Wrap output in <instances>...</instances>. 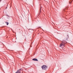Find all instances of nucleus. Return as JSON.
Returning <instances> with one entry per match:
<instances>
[{
  "mask_svg": "<svg viewBox=\"0 0 73 73\" xmlns=\"http://www.w3.org/2000/svg\"><path fill=\"white\" fill-rule=\"evenodd\" d=\"M66 43H67V42L65 41H63L62 42L60 43V47H61V46H65V44H66Z\"/></svg>",
  "mask_w": 73,
  "mask_h": 73,
  "instance_id": "f257e3e1",
  "label": "nucleus"
},
{
  "mask_svg": "<svg viewBox=\"0 0 73 73\" xmlns=\"http://www.w3.org/2000/svg\"><path fill=\"white\" fill-rule=\"evenodd\" d=\"M47 68H48V66L45 65H44L42 66V69H43V70L46 69H47Z\"/></svg>",
  "mask_w": 73,
  "mask_h": 73,
  "instance_id": "f03ea898",
  "label": "nucleus"
},
{
  "mask_svg": "<svg viewBox=\"0 0 73 73\" xmlns=\"http://www.w3.org/2000/svg\"><path fill=\"white\" fill-rule=\"evenodd\" d=\"M32 60H33V61H38V60L36 58H33V59Z\"/></svg>",
  "mask_w": 73,
  "mask_h": 73,
  "instance_id": "7ed1b4c3",
  "label": "nucleus"
},
{
  "mask_svg": "<svg viewBox=\"0 0 73 73\" xmlns=\"http://www.w3.org/2000/svg\"><path fill=\"white\" fill-rule=\"evenodd\" d=\"M72 1H73V0H71V1H70L69 2V4H71L72 3Z\"/></svg>",
  "mask_w": 73,
  "mask_h": 73,
  "instance_id": "20e7f679",
  "label": "nucleus"
},
{
  "mask_svg": "<svg viewBox=\"0 0 73 73\" xmlns=\"http://www.w3.org/2000/svg\"><path fill=\"white\" fill-rule=\"evenodd\" d=\"M6 23H7V25H8V24H9V23H8V22H6Z\"/></svg>",
  "mask_w": 73,
  "mask_h": 73,
  "instance_id": "39448f33",
  "label": "nucleus"
}]
</instances>
